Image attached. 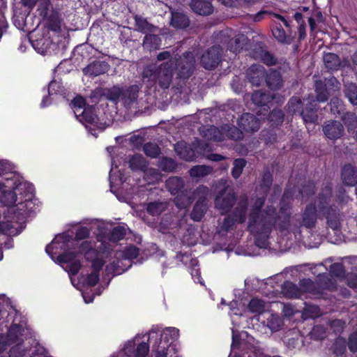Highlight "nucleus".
I'll use <instances>...</instances> for the list:
<instances>
[{
	"label": "nucleus",
	"mask_w": 357,
	"mask_h": 357,
	"mask_svg": "<svg viewBox=\"0 0 357 357\" xmlns=\"http://www.w3.org/2000/svg\"><path fill=\"white\" fill-rule=\"evenodd\" d=\"M264 199H252L248 208L247 200H241L234 212V221L243 222L245 220V214L249 211L248 228L255 238V243L260 248L268 246V238L273 226L280 225V220L289 221V214L282 208L278 215H275L272 206H267L266 210H261Z\"/></svg>",
	"instance_id": "f257e3e1"
},
{
	"label": "nucleus",
	"mask_w": 357,
	"mask_h": 357,
	"mask_svg": "<svg viewBox=\"0 0 357 357\" xmlns=\"http://www.w3.org/2000/svg\"><path fill=\"white\" fill-rule=\"evenodd\" d=\"M10 176L0 179V202L6 206H11L16 202L17 210L21 215L27 213L32 205L33 188L19 176L10 174Z\"/></svg>",
	"instance_id": "f03ea898"
},
{
	"label": "nucleus",
	"mask_w": 357,
	"mask_h": 357,
	"mask_svg": "<svg viewBox=\"0 0 357 357\" xmlns=\"http://www.w3.org/2000/svg\"><path fill=\"white\" fill-rule=\"evenodd\" d=\"M74 245L75 241L70 235L61 234L56 235L45 248L52 259L59 264L70 275L77 274L81 268L79 255L66 252Z\"/></svg>",
	"instance_id": "7ed1b4c3"
},
{
	"label": "nucleus",
	"mask_w": 357,
	"mask_h": 357,
	"mask_svg": "<svg viewBox=\"0 0 357 357\" xmlns=\"http://www.w3.org/2000/svg\"><path fill=\"white\" fill-rule=\"evenodd\" d=\"M105 249L100 248L97 251L94 245L90 241H85L80 245V252L84 255L87 261L91 262V272L85 275H82L79 281L76 283V280L70 277L72 284L77 289H80V284L83 286H95L100 279L99 272L102 269L104 261L100 257V252H104Z\"/></svg>",
	"instance_id": "20e7f679"
},
{
	"label": "nucleus",
	"mask_w": 357,
	"mask_h": 357,
	"mask_svg": "<svg viewBox=\"0 0 357 357\" xmlns=\"http://www.w3.org/2000/svg\"><path fill=\"white\" fill-rule=\"evenodd\" d=\"M177 65L176 59H170L167 63L158 68L149 66L143 71V79L151 86L158 84L162 89H167L172 80L173 69Z\"/></svg>",
	"instance_id": "39448f33"
},
{
	"label": "nucleus",
	"mask_w": 357,
	"mask_h": 357,
	"mask_svg": "<svg viewBox=\"0 0 357 357\" xmlns=\"http://www.w3.org/2000/svg\"><path fill=\"white\" fill-rule=\"evenodd\" d=\"M71 107L77 119L84 124L90 131L98 129H103L98 123L97 116L93 114V108L91 106H86L84 99L81 96L74 98Z\"/></svg>",
	"instance_id": "423d86ee"
},
{
	"label": "nucleus",
	"mask_w": 357,
	"mask_h": 357,
	"mask_svg": "<svg viewBox=\"0 0 357 357\" xmlns=\"http://www.w3.org/2000/svg\"><path fill=\"white\" fill-rule=\"evenodd\" d=\"M139 255V249L135 246L126 247L123 250L116 251L115 259L106 266L108 274L119 275L131 266L130 261L136 259Z\"/></svg>",
	"instance_id": "0eeeda50"
},
{
	"label": "nucleus",
	"mask_w": 357,
	"mask_h": 357,
	"mask_svg": "<svg viewBox=\"0 0 357 357\" xmlns=\"http://www.w3.org/2000/svg\"><path fill=\"white\" fill-rule=\"evenodd\" d=\"M28 330L24 329L22 326L13 324L8 330V337L11 344H14L10 349V357H23L25 355V350L22 343L24 338H26Z\"/></svg>",
	"instance_id": "6e6552de"
},
{
	"label": "nucleus",
	"mask_w": 357,
	"mask_h": 357,
	"mask_svg": "<svg viewBox=\"0 0 357 357\" xmlns=\"http://www.w3.org/2000/svg\"><path fill=\"white\" fill-rule=\"evenodd\" d=\"M184 184L181 178L173 176L166 181V187L172 195H176L174 202L179 208L188 207L192 202L191 198L187 197L186 192L182 190Z\"/></svg>",
	"instance_id": "1a4fd4ad"
},
{
	"label": "nucleus",
	"mask_w": 357,
	"mask_h": 357,
	"mask_svg": "<svg viewBox=\"0 0 357 357\" xmlns=\"http://www.w3.org/2000/svg\"><path fill=\"white\" fill-rule=\"evenodd\" d=\"M204 136L208 139L218 142L224 140L225 137L238 140L243 137V132L234 126H226L222 129L211 126L206 130Z\"/></svg>",
	"instance_id": "9d476101"
},
{
	"label": "nucleus",
	"mask_w": 357,
	"mask_h": 357,
	"mask_svg": "<svg viewBox=\"0 0 357 357\" xmlns=\"http://www.w3.org/2000/svg\"><path fill=\"white\" fill-rule=\"evenodd\" d=\"M318 208L326 220L328 227L333 230H338L341 227L342 217L336 208L328 206V198L325 197L324 202H320Z\"/></svg>",
	"instance_id": "9b49d317"
},
{
	"label": "nucleus",
	"mask_w": 357,
	"mask_h": 357,
	"mask_svg": "<svg viewBox=\"0 0 357 357\" xmlns=\"http://www.w3.org/2000/svg\"><path fill=\"white\" fill-rule=\"evenodd\" d=\"M158 335L160 336V342H165L166 345H169V340H174L178 338L179 331L174 327H167L162 330L158 326H153L149 332V340L151 341L153 338L157 337Z\"/></svg>",
	"instance_id": "f8f14e48"
},
{
	"label": "nucleus",
	"mask_w": 357,
	"mask_h": 357,
	"mask_svg": "<svg viewBox=\"0 0 357 357\" xmlns=\"http://www.w3.org/2000/svg\"><path fill=\"white\" fill-rule=\"evenodd\" d=\"M128 340L124 345L123 351L128 357H146L149 351V344L146 342L138 344L136 347V339Z\"/></svg>",
	"instance_id": "ddd939ff"
},
{
	"label": "nucleus",
	"mask_w": 357,
	"mask_h": 357,
	"mask_svg": "<svg viewBox=\"0 0 357 357\" xmlns=\"http://www.w3.org/2000/svg\"><path fill=\"white\" fill-rule=\"evenodd\" d=\"M235 196L234 192L228 187H225L215 199V208L220 213H227L232 206Z\"/></svg>",
	"instance_id": "4468645a"
},
{
	"label": "nucleus",
	"mask_w": 357,
	"mask_h": 357,
	"mask_svg": "<svg viewBox=\"0 0 357 357\" xmlns=\"http://www.w3.org/2000/svg\"><path fill=\"white\" fill-rule=\"evenodd\" d=\"M222 49L220 46H213L205 52L201 59L203 66L208 70L218 66L221 56Z\"/></svg>",
	"instance_id": "2eb2a0df"
},
{
	"label": "nucleus",
	"mask_w": 357,
	"mask_h": 357,
	"mask_svg": "<svg viewBox=\"0 0 357 357\" xmlns=\"http://www.w3.org/2000/svg\"><path fill=\"white\" fill-rule=\"evenodd\" d=\"M325 197L320 198L317 202L319 206L320 202H324ZM319 211L318 206L308 205L302 215V225L307 228H312L317 221V211Z\"/></svg>",
	"instance_id": "dca6fc26"
},
{
	"label": "nucleus",
	"mask_w": 357,
	"mask_h": 357,
	"mask_svg": "<svg viewBox=\"0 0 357 357\" xmlns=\"http://www.w3.org/2000/svg\"><path fill=\"white\" fill-rule=\"evenodd\" d=\"M238 124L244 131L254 132L259 129L260 122L254 115L246 113L241 116Z\"/></svg>",
	"instance_id": "f3484780"
},
{
	"label": "nucleus",
	"mask_w": 357,
	"mask_h": 357,
	"mask_svg": "<svg viewBox=\"0 0 357 357\" xmlns=\"http://www.w3.org/2000/svg\"><path fill=\"white\" fill-rule=\"evenodd\" d=\"M252 100L255 105L260 106L272 105L274 101L277 103L282 102L280 97L276 96L275 94H266L261 91L255 92L252 94Z\"/></svg>",
	"instance_id": "a211bd4d"
},
{
	"label": "nucleus",
	"mask_w": 357,
	"mask_h": 357,
	"mask_svg": "<svg viewBox=\"0 0 357 357\" xmlns=\"http://www.w3.org/2000/svg\"><path fill=\"white\" fill-rule=\"evenodd\" d=\"M153 347L155 350V357H178L175 346L172 344L166 345L165 342L155 341Z\"/></svg>",
	"instance_id": "6ab92c4d"
},
{
	"label": "nucleus",
	"mask_w": 357,
	"mask_h": 357,
	"mask_svg": "<svg viewBox=\"0 0 357 357\" xmlns=\"http://www.w3.org/2000/svg\"><path fill=\"white\" fill-rule=\"evenodd\" d=\"M323 130L328 138L336 139L342 135L344 128L341 123L335 121L327 123L324 126Z\"/></svg>",
	"instance_id": "aec40b11"
},
{
	"label": "nucleus",
	"mask_w": 357,
	"mask_h": 357,
	"mask_svg": "<svg viewBox=\"0 0 357 357\" xmlns=\"http://www.w3.org/2000/svg\"><path fill=\"white\" fill-rule=\"evenodd\" d=\"M248 77L252 84L259 86L265 78V70L260 65L252 66L247 72Z\"/></svg>",
	"instance_id": "412c9836"
},
{
	"label": "nucleus",
	"mask_w": 357,
	"mask_h": 357,
	"mask_svg": "<svg viewBox=\"0 0 357 357\" xmlns=\"http://www.w3.org/2000/svg\"><path fill=\"white\" fill-rule=\"evenodd\" d=\"M177 154L186 161H192L197 156L195 151L184 142H179L174 146Z\"/></svg>",
	"instance_id": "4be33fe9"
},
{
	"label": "nucleus",
	"mask_w": 357,
	"mask_h": 357,
	"mask_svg": "<svg viewBox=\"0 0 357 357\" xmlns=\"http://www.w3.org/2000/svg\"><path fill=\"white\" fill-rule=\"evenodd\" d=\"M108 68L109 66L105 62L95 61L84 68L83 72L86 75L95 77L106 73Z\"/></svg>",
	"instance_id": "5701e85b"
},
{
	"label": "nucleus",
	"mask_w": 357,
	"mask_h": 357,
	"mask_svg": "<svg viewBox=\"0 0 357 357\" xmlns=\"http://www.w3.org/2000/svg\"><path fill=\"white\" fill-rule=\"evenodd\" d=\"M190 6L194 12L201 15H210L213 12L212 5L208 0H192Z\"/></svg>",
	"instance_id": "b1692460"
},
{
	"label": "nucleus",
	"mask_w": 357,
	"mask_h": 357,
	"mask_svg": "<svg viewBox=\"0 0 357 357\" xmlns=\"http://www.w3.org/2000/svg\"><path fill=\"white\" fill-rule=\"evenodd\" d=\"M139 87L136 85L131 86L124 91L121 98V102L126 107H131L136 102Z\"/></svg>",
	"instance_id": "393cba45"
},
{
	"label": "nucleus",
	"mask_w": 357,
	"mask_h": 357,
	"mask_svg": "<svg viewBox=\"0 0 357 357\" xmlns=\"http://www.w3.org/2000/svg\"><path fill=\"white\" fill-rule=\"evenodd\" d=\"M324 61L326 67L331 70H337L340 66H349V63H341L339 57L333 53L325 54Z\"/></svg>",
	"instance_id": "a878e982"
},
{
	"label": "nucleus",
	"mask_w": 357,
	"mask_h": 357,
	"mask_svg": "<svg viewBox=\"0 0 357 357\" xmlns=\"http://www.w3.org/2000/svg\"><path fill=\"white\" fill-rule=\"evenodd\" d=\"M342 178L345 185L352 186L356 184L357 174L354 167L350 165H345L342 169Z\"/></svg>",
	"instance_id": "bb28decb"
},
{
	"label": "nucleus",
	"mask_w": 357,
	"mask_h": 357,
	"mask_svg": "<svg viewBox=\"0 0 357 357\" xmlns=\"http://www.w3.org/2000/svg\"><path fill=\"white\" fill-rule=\"evenodd\" d=\"M267 303L258 298H252L248 303V310L255 315L263 313L267 307Z\"/></svg>",
	"instance_id": "cd10ccee"
},
{
	"label": "nucleus",
	"mask_w": 357,
	"mask_h": 357,
	"mask_svg": "<svg viewBox=\"0 0 357 357\" xmlns=\"http://www.w3.org/2000/svg\"><path fill=\"white\" fill-rule=\"evenodd\" d=\"M171 25L176 29H184L189 25V20L182 13L172 12Z\"/></svg>",
	"instance_id": "c85d7f7f"
},
{
	"label": "nucleus",
	"mask_w": 357,
	"mask_h": 357,
	"mask_svg": "<svg viewBox=\"0 0 357 357\" xmlns=\"http://www.w3.org/2000/svg\"><path fill=\"white\" fill-rule=\"evenodd\" d=\"M282 293L284 296L290 298H296L301 296V291L291 282L284 283L282 288Z\"/></svg>",
	"instance_id": "c756f323"
},
{
	"label": "nucleus",
	"mask_w": 357,
	"mask_h": 357,
	"mask_svg": "<svg viewBox=\"0 0 357 357\" xmlns=\"http://www.w3.org/2000/svg\"><path fill=\"white\" fill-rule=\"evenodd\" d=\"M229 312V314L231 319V322L235 324L236 320L234 316L241 317L245 312L244 305L238 303L237 301H232L228 304Z\"/></svg>",
	"instance_id": "7c9ffc66"
},
{
	"label": "nucleus",
	"mask_w": 357,
	"mask_h": 357,
	"mask_svg": "<svg viewBox=\"0 0 357 357\" xmlns=\"http://www.w3.org/2000/svg\"><path fill=\"white\" fill-rule=\"evenodd\" d=\"M266 82L271 89H278L282 86L280 75L277 71H271L267 75Z\"/></svg>",
	"instance_id": "2f4dec72"
},
{
	"label": "nucleus",
	"mask_w": 357,
	"mask_h": 357,
	"mask_svg": "<svg viewBox=\"0 0 357 357\" xmlns=\"http://www.w3.org/2000/svg\"><path fill=\"white\" fill-rule=\"evenodd\" d=\"M212 172L213 169L209 166L197 165L191 168L189 173L190 176L199 178L211 174Z\"/></svg>",
	"instance_id": "473e14b6"
},
{
	"label": "nucleus",
	"mask_w": 357,
	"mask_h": 357,
	"mask_svg": "<svg viewBox=\"0 0 357 357\" xmlns=\"http://www.w3.org/2000/svg\"><path fill=\"white\" fill-rule=\"evenodd\" d=\"M248 38L243 34H240L236 36V38L231 40V45H229L230 51L236 53L243 49L244 45L247 43Z\"/></svg>",
	"instance_id": "72a5a7b5"
},
{
	"label": "nucleus",
	"mask_w": 357,
	"mask_h": 357,
	"mask_svg": "<svg viewBox=\"0 0 357 357\" xmlns=\"http://www.w3.org/2000/svg\"><path fill=\"white\" fill-rule=\"evenodd\" d=\"M167 207V202H155L149 204L146 209L149 214L152 215H158L164 211Z\"/></svg>",
	"instance_id": "f704fd0d"
},
{
	"label": "nucleus",
	"mask_w": 357,
	"mask_h": 357,
	"mask_svg": "<svg viewBox=\"0 0 357 357\" xmlns=\"http://www.w3.org/2000/svg\"><path fill=\"white\" fill-rule=\"evenodd\" d=\"M89 229L86 227H82L80 228H79L77 229V231H76V234H75V245H78L79 246V250H80V245L82 243V242L81 243H79L77 242L78 240H82V239H84V238H86L87 237H89ZM86 241H84L85 242ZM90 242L92 243V244L94 245V248L95 250H96L97 251L98 249L96 248L97 246L96 245V243L93 242V241H89ZM84 243V241H83ZM80 254H82L80 251H79Z\"/></svg>",
	"instance_id": "c9c22d12"
},
{
	"label": "nucleus",
	"mask_w": 357,
	"mask_h": 357,
	"mask_svg": "<svg viewBox=\"0 0 357 357\" xmlns=\"http://www.w3.org/2000/svg\"><path fill=\"white\" fill-rule=\"evenodd\" d=\"M130 167L134 170H144L146 167V162L141 155H135L130 160Z\"/></svg>",
	"instance_id": "e433bc0d"
},
{
	"label": "nucleus",
	"mask_w": 357,
	"mask_h": 357,
	"mask_svg": "<svg viewBox=\"0 0 357 357\" xmlns=\"http://www.w3.org/2000/svg\"><path fill=\"white\" fill-rule=\"evenodd\" d=\"M124 91L119 86H114L107 91L106 93L107 98L113 102H121Z\"/></svg>",
	"instance_id": "4c0bfd02"
},
{
	"label": "nucleus",
	"mask_w": 357,
	"mask_h": 357,
	"mask_svg": "<svg viewBox=\"0 0 357 357\" xmlns=\"http://www.w3.org/2000/svg\"><path fill=\"white\" fill-rule=\"evenodd\" d=\"M206 210V205L203 202H197L191 213V218L195 221H199Z\"/></svg>",
	"instance_id": "58836bf2"
},
{
	"label": "nucleus",
	"mask_w": 357,
	"mask_h": 357,
	"mask_svg": "<svg viewBox=\"0 0 357 357\" xmlns=\"http://www.w3.org/2000/svg\"><path fill=\"white\" fill-rule=\"evenodd\" d=\"M160 38L153 34H148L145 36L143 45L145 48L151 50L152 49H156L160 45Z\"/></svg>",
	"instance_id": "ea45409f"
},
{
	"label": "nucleus",
	"mask_w": 357,
	"mask_h": 357,
	"mask_svg": "<svg viewBox=\"0 0 357 357\" xmlns=\"http://www.w3.org/2000/svg\"><path fill=\"white\" fill-rule=\"evenodd\" d=\"M273 35L275 39H277L280 43H290L291 42V38L289 36H287L282 27L280 25L276 26L272 31Z\"/></svg>",
	"instance_id": "a19ab883"
},
{
	"label": "nucleus",
	"mask_w": 357,
	"mask_h": 357,
	"mask_svg": "<svg viewBox=\"0 0 357 357\" xmlns=\"http://www.w3.org/2000/svg\"><path fill=\"white\" fill-rule=\"evenodd\" d=\"M315 89L317 92V100L319 102H325L328 100V94L325 85L321 81L315 82Z\"/></svg>",
	"instance_id": "79ce46f5"
},
{
	"label": "nucleus",
	"mask_w": 357,
	"mask_h": 357,
	"mask_svg": "<svg viewBox=\"0 0 357 357\" xmlns=\"http://www.w3.org/2000/svg\"><path fill=\"white\" fill-rule=\"evenodd\" d=\"M282 326V321L281 318L276 314H271L267 319V326L272 332L279 331Z\"/></svg>",
	"instance_id": "37998d69"
},
{
	"label": "nucleus",
	"mask_w": 357,
	"mask_h": 357,
	"mask_svg": "<svg viewBox=\"0 0 357 357\" xmlns=\"http://www.w3.org/2000/svg\"><path fill=\"white\" fill-rule=\"evenodd\" d=\"M126 234V229L124 226L115 227L111 231L109 240L116 242L124 238Z\"/></svg>",
	"instance_id": "c03bdc74"
},
{
	"label": "nucleus",
	"mask_w": 357,
	"mask_h": 357,
	"mask_svg": "<svg viewBox=\"0 0 357 357\" xmlns=\"http://www.w3.org/2000/svg\"><path fill=\"white\" fill-rule=\"evenodd\" d=\"M144 177L149 183H155L161 179V174L155 169H145Z\"/></svg>",
	"instance_id": "a18cd8bd"
},
{
	"label": "nucleus",
	"mask_w": 357,
	"mask_h": 357,
	"mask_svg": "<svg viewBox=\"0 0 357 357\" xmlns=\"http://www.w3.org/2000/svg\"><path fill=\"white\" fill-rule=\"evenodd\" d=\"M245 165L246 161L243 158H238L234 160V167L231 171V174L234 178H237L240 176Z\"/></svg>",
	"instance_id": "49530a36"
},
{
	"label": "nucleus",
	"mask_w": 357,
	"mask_h": 357,
	"mask_svg": "<svg viewBox=\"0 0 357 357\" xmlns=\"http://www.w3.org/2000/svg\"><path fill=\"white\" fill-rule=\"evenodd\" d=\"M135 22L137 29L142 32L146 33L151 31L153 29V26L150 24L146 20L142 17L138 16L135 17Z\"/></svg>",
	"instance_id": "de8ad7c7"
},
{
	"label": "nucleus",
	"mask_w": 357,
	"mask_h": 357,
	"mask_svg": "<svg viewBox=\"0 0 357 357\" xmlns=\"http://www.w3.org/2000/svg\"><path fill=\"white\" fill-rule=\"evenodd\" d=\"M346 96L351 103L357 105V86L355 84H349L347 85Z\"/></svg>",
	"instance_id": "09e8293b"
},
{
	"label": "nucleus",
	"mask_w": 357,
	"mask_h": 357,
	"mask_svg": "<svg viewBox=\"0 0 357 357\" xmlns=\"http://www.w3.org/2000/svg\"><path fill=\"white\" fill-rule=\"evenodd\" d=\"M197 265L198 261L196 259H192L190 260V266H192L190 273L195 282H199L201 284L204 285L203 281L202 280L200 276L199 269L197 268Z\"/></svg>",
	"instance_id": "8fccbe9b"
},
{
	"label": "nucleus",
	"mask_w": 357,
	"mask_h": 357,
	"mask_svg": "<svg viewBox=\"0 0 357 357\" xmlns=\"http://www.w3.org/2000/svg\"><path fill=\"white\" fill-rule=\"evenodd\" d=\"M143 149L146 155L151 158H155L160 154L159 147L153 143L146 144Z\"/></svg>",
	"instance_id": "3c124183"
},
{
	"label": "nucleus",
	"mask_w": 357,
	"mask_h": 357,
	"mask_svg": "<svg viewBox=\"0 0 357 357\" xmlns=\"http://www.w3.org/2000/svg\"><path fill=\"white\" fill-rule=\"evenodd\" d=\"M176 162L171 158H164L160 160L159 167L163 171L172 172L176 168Z\"/></svg>",
	"instance_id": "603ef678"
},
{
	"label": "nucleus",
	"mask_w": 357,
	"mask_h": 357,
	"mask_svg": "<svg viewBox=\"0 0 357 357\" xmlns=\"http://www.w3.org/2000/svg\"><path fill=\"white\" fill-rule=\"evenodd\" d=\"M330 273L333 276L342 278L344 273L342 264L340 263H335L332 264L330 268Z\"/></svg>",
	"instance_id": "864d4df0"
},
{
	"label": "nucleus",
	"mask_w": 357,
	"mask_h": 357,
	"mask_svg": "<svg viewBox=\"0 0 357 357\" xmlns=\"http://www.w3.org/2000/svg\"><path fill=\"white\" fill-rule=\"evenodd\" d=\"M344 120L349 129L356 128L357 126V117L354 114L347 113L344 116Z\"/></svg>",
	"instance_id": "5fc2aeb1"
},
{
	"label": "nucleus",
	"mask_w": 357,
	"mask_h": 357,
	"mask_svg": "<svg viewBox=\"0 0 357 357\" xmlns=\"http://www.w3.org/2000/svg\"><path fill=\"white\" fill-rule=\"evenodd\" d=\"M304 122L306 124L313 123L317 119V116L313 111H304L301 113Z\"/></svg>",
	"instance_id": "6e6d98bb"
},
{
	"label": "nucleus",
	"mask_w": 357,
	"mask_h": 357,
	"mask_svg": "<svg viewBox=\"0 0 357 357\" xmlns=\"http://www.w3.org/2000/svg\"><path fill=\"white\" fill-rule=\"evenodd\" d=\"M269 119L271 121H273L275 123H281L283 120V114L280 109H273L269 115Z\"/></svg>",
	"instance_id": "4d7b16f0"
},
{
	"label": "nucleus",
	"mask_w": 357,
	"mask_h": 357,
	"mask_svg": "<svg viewBox=\"0 0 357 357\" xmlns=\"http://www.w3.org/2000/svg\"><path fill=\"white\" fill-rule=\"evenodd\" d=\"M305 315L307 317L316 318L320 315L319 310L315 305L309 306L305 309Z\"/></svg>",
	"instance_id": "13d9d810"
},
{
	"label": "nucleus",
	"mask_w": 357,
	"mask_h": 357,
	"mask_svg": "<svg viewBox=\"0 0 357 357\" xmlns=\"http://www.w3.org/2000/svg\"><path fill=\"white\" fill-rule=\"evenodd\" d=\"M289 109L293 112L296 113L300 110L301 101L298 98H292L288 103Z\"/></svg>",
	"instance_id": "bf43d9fd"
},
{
	"label": "nucleus",
	"mask_w": 357,
	"mask_h": 357,
	"mask_svg": "<svg viewBox=\"0 0 357 357\" xmlns=\"http://www.w3.org/2000/svg\"><path fill=\"white\" fill-rule=\"evenodd\" d=\"M61 89L62 86L59 82L52 81L49 84L48 93L50 95L56 94L61 91Z\"/></svg>",
	"instance_id": "052dcab7"
},
{
	"label": "nucleus",
	"mask_w": 357,
	"mask_h": 357,
	"mask_svg": "<svg viewBox=\"0 0 357 357\" xmlns=\"http://www.w3.org/2000/svg\"><path fill=\"white\" fill-rule=\"evenodd\" d=\"M331 109L332 112L340 113L342 109V101L338 98H333L331 100Z\"/></svg>",
	"instance_id": "680f3d73"
},
{
	"label": "nucleus",
	"mask_w": 357,
	"mask_h": 357,
	"mask_svg": "<svg viewBox=\"0 0 357 357\" xmlns=\"http://www.w3.org/2000/svg\"><path fill=\"white\" fill-rule=\"evenodd\" d=\"M302 291L305 292H311L314 284V282L310 279H304L300 282Z\"/></svg>",
	"instance_id": "e2e57ef3"
},
{
	"label": "nucleus",
	"mask_w": 357,
	"mask_h": 357,
	"mask_svg": "<svg viewBox=\"0 0 357 357\" xmlns=\"http://www.w3.org/2000/svg\"><path fill=\"white\" fill-rule=\"evenodd\" d=\"M345 350L344 341L342 339H337L334 344V352L337 356L342 355Z\"/></svg>",
	"instance_id": "0e129e2a"
},
{
	"label": "nucleus",
	"mask_w": 357,
	"mask_h": 357,
	"mask_svg": "<svg viewBox=\"0 0 357 357\" xmlns=\"http://www.w3.org/2000/svg\"><path fill=\"white\" fill-rule=\"evenodd\" d=\"M8 345H11L8 334L6 337L3 334H0V353L4 351Z\"/></svg>",
	"instance_id": "69168bd1"
},
{
	"label": "nucleus",
	"mask_w": 357,
	"mask_h": 357,
	"mask_svg": "<svg viewBox=\"0 0 357 357\" xmlns=\"http://www.w3.org/2000/svg\"><path fill=\"white\" fill-rule=\"evenodd\" d=\"M349 348L351 351H357V333L352 334L349 339Z\"/></svg>",
	"instance_id": "338daca9"
},
{
	"label": "nucleus",
	"mask_w": 357,
	"mask_h": 357,
	"mask_svg": "<svg viewBox=\"0 0 357 357\" xmlns=\"http://www.w3.org/2000/svg\"><path fill=\"white\" fill-rule=\"evenodd\" d=\"M31 357H47V356L45 349L38 346L36 347L35 351L32 352Z\"/></svg>",
	"instance_id": "774afa93"
}]
</instances>
